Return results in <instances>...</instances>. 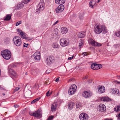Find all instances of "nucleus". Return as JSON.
I'll list each match as a JSON object with an SVG mask.
<instances>
[{
	"instance_id": "f257e3e1",
	"label": "nucleus",
	"mask_w": 120,
	"mask_h": 120,
	"mask_svg": "<svg viewBox=\"0 0 120 120\" xmlns=\"http://www.w3.org/2000/svg\"><path fill=\"white\" fill-rule=\"evenodd\" d=\"M94 32L96 34H99L101 32L104 34L107 32L106 27L103 25H98L96 27L95 26Z\"/></svg>"
},
{
	"instance_id": "f03ea898",
	"label": "nucleus",
	"mask_w": 120,
	"mask_h": 120,
	"mask_svg": "<svg viewBox=\"0 0 120 120\" xmlns=\"http://www.w3.org/2000/svg\"><path fill=\"white\" fill-rule=\"evenodd\" d=\"M1 54L3 58L6 60H8L11 57V52L8 49H5L2 51L1 52Z\"/></svg>"
},
{
	"instance_id": "7ed1b4c3",
	"label": "nucleus",
	"mask_w": 120,
	"mask_h": 120,
	"mask_svg": "<svg viewBox=\"0 0 120 120\" xmlns=\"http://www.w3.org/2000/svg\"><path fill=\"white\" fill-rule=\"evenodd\" d=\"M45 6L44 1L43 0L41 1L38 6L37 9L36 10V13H38L40 12V10H43L44 9Z\"/></svg>"
},
{
	"instance_id": "20e7f679",
	"label": "nucleus",
	"mask_w": 120,
	"mask_h": 120,
	"mask_svg": "<svg viewBox=\"0 0 120 120\" xmlns=\"http://www.w3.org/2000/svg\"><path fill=\"white\" fill-rule=\"evenodd\" d=\"M19 38L18 37L15 36V37L13 39V41L14 44L17 46H20L22 43L21 38Z\"/></svg>"
},
{
	"instance_id": "39448f33",
	"label": "nucleus",
	"mask_w": 120,
	"mask_h": 120,
	"mask_svg": "<svg viewBox=\"0 0 120 120\" xmlns=\"http://www.w3.org/2000/svg\"><path fill=\"white\" fill-rule=\"evenodd\" d=\"M69 43V40L64 38H63L60 40V44L62 46L64 47L67 46Z\"/></svg>"
},
{
	"instance_id": "423d86ee",
	"label": "nucleus",
	"mask_w": 120,
	"mask_h": 120,
	"mask_svg": "<svg viewBox=\"0 0 120 120\" xmlns=\"http://www.w3.org/2000/svg\"><path fill=\"white\" fill-rule=\"evenodd\" d=\"M77 87L75 84L72 85L70 87L68 90V93L69 94L72 95L75 93L76 91V90Z\"/></svg>"
},
{
	"instance_id": "0eeeda50",
	"label": "nucleus",
	"mask_w": 120,
	"mask_h": 120,
	"mask_svg": "<svg viewBox=\"0 0 120 120\" xmlns=\"http://www.w3.org/2000/svg\"><path fill=\"white\" fill-rule=\"evenodd\" d=\"M79 118L80 120H88V115L85 113H82L79 115Z\"/></svg>"
},
{
	"instance_id": "6e6552de",
	"label": "nucleus",
	"mask_w": 120,
	"mask_h": 120,
	"mask_svg": "<svg viewBox=\"0 0 120 120\" xmlns=\"http://www.w3.org/2000/svg\"><path fill=\"white\" fill-rule=\"evenodd\" d=\"M42 116V112L41 109H39L35 112L34 117L38 118H41Z\"/></svg>"
},
{
	"instance_id": "1a4fd4ad",
	"label": "nucleus",
	"mask_w": 120,
	"mask_h": 120,
	"mask_svg": "<svg viewBox=\"0 0 120 120\" xmlns=\"http://www.w3.org/2000/svg\"><path fill=\"white\" fill-rule=\"evenodd\" d=\"M89 41L90 44H91L92 45L94 46L99 47L102 45L101 44L96 42L92 39H90Z\"/></svg>"
},
{
	"instance_id": "9d476101",
	"label": "nucleus",
	"mask_w": 120,
	"mask_h": 120,
	"mask_svg": "<svg viewBox=\"0 0 120 120\" xmlns=\"http://www.w3.org/2000/svg\"><path fill=\"white\" fill-rule=\"evenodd\" d=\"M89 41L90 44H91L92 45L94 46L99 47L102 45L101 44L96 42L92 39H90Z\"/></svg>"
},
{
	"instance_id": "9b49d317",
	"label": "nucleus",
	"mask_w": 120,
	"mask_h": 120,
	"mask_svg": "<svg viewBox=\"0 0 120 120\" xmlns=\"http://www.w3.org/2000/svg\"><path fill=\"white\" fill-rule=\"evenodd\" d=\"M64 7L63 5H60L56 8L55 10L56 12L58 13L62 11L64 9Z\"/></svg>"
},
{
	"instance_id": "f8f14e48",
	"label": "nucleus",
	"mask_w": 120,
	"mask_h": 120,
	"mask_svg": "<svg viewBox=\"0 0 120 120\" xmlns=\"http://www.w3.org/2000/svg\"><path fill=\"white\" fill-rule=\"evenodd\" d=\"M98 110L102 112H104L106 110L105 106L104 104H101L98 107Z\"/></svg>"
},
{
	"instance_id": "ddd939ff",
	"label": "nucleus",
	"mask_w": 120,
	"mask_h": 120,
	"mask_svg": "<svg viewBox=\"0 0 120 120\" xmlns=\"http://www.w3.org/2000/svg\"><path fill=\"white\" fill-rule=\"evenodd\" d=\"M35 59L37 60H40L41 58V56L39 52L38 51L35 52L34 55Z\"/></svg>"
},
{
	"instance_id": "4468645a",
	"label": "nucleus",
	"mask_w": 120,
	"mask_h": 120,
	"mask_svg": "<svg viewBox=\"0 0 120 120\" xmlns=\"http://www.w3.org/2000/svg\"><path fill=\"white\" fill-rule=\"evenodd\" d=\"M82 95L85 98H88L91 96L92 93L90 91H85L83 93Z\"/></svg>"
},
{
	"instance_id": "2eb2a0df",
	"label": "nucleus",
	"mask_w": 120,
	"mask_h": 120,
	"mask_svg": "<svg viewBox=\"0 0 120 120\" xmlns=\"http://www.w3.org/2000/svg\"><path fill=\"white\" fill-rule=\"evenodd\" d=\"M97 88H98L99 92L100 93H103L105 91V89L103 86H99L97 87Z\"/></svg>"
},
{
	"instance_id": "dca6fc26",
	"label": "nucleus",
	"mask_w": 120,
	"mask_h": 120,
	"mask_svg": "<svg viewBox=\"0 0 120 120\" xmlns=\"http://www.w3.org/2000/svg\"><path fill=\"white\" fill-rule=\"evenodd\" d=\"M58 104L57 103H54L51 106V110L52 111H54L56 109Z\"/></svg>"
},
{
	"instance_id": "f3484780",
	"label": "nucleus",
	"mask_w": 120,
	"mask_h": 120,
	"mask_svg": "<svg viewBox=\"0 0 120 120\" xmlns=\"http://www.w3.org/2000/svg\"><path fill=\"white\" fill-rule=\"evenodd\" d=\"M101 101H111V99L109 98L106 97H101Z\"/></svg>"
},
{
	"instance_id": "a211bd4d",
	"label": "nucleus",
	"mask_w": 120,
	"mask_h": 120,
	"mask_svg": "<svg viewBox=\"0 0 120 120\" xmlns=\"http://www.w3.org/2000/svg\"><path fill=\"white\" fill-rule=\"evenodd\" d=\"M25 34V33L23 32H20V34L22 38L25 39L26 40H30L28 39V38H26V36Z\"/></svg>"
},
{
	"instance_id": "6ab92c4d",
	"label": "nucleus",
	"mask_w": 120,
	"mask_h": 120,
	"mask_svg": "<svg viewBox=\"0 0 120 120\" xmlns=\"http://www.w3.org/2000/svg\"><path fill=\"white\" fill-rule=\"evenodd\" d=\"M85 36V33L83 31H82L78 34V37L80 38H83Z\"/></svg>"
},
{
	"instance_id": "aec40b11",
	"label": "nucleus",
	"mask_w": 120,
	"mask_h": 120,
	"mask_svg": "<svg viewBox=\"0 0 120 120\" xmlns=\"http://www.w3.org/2000/svg\"><path fill=\"white\" fill-rule=\"evenodd\" d=\"M111 91L112 92L113 94H118L119 92L118 90L116 89L112 88L110 89Z\"/></svg>"
},
{
	"instance_id": "412c9836",
	"label": "nucleus",
	"mask_w": 120,
	"mask_h": 120,
	"mask_svg": "<svg viewBox=\"0 0 120 120\" xmlns=\"http://www.w3.org/2000/svg\"><path fill=\"white\" fill-rule=\"evenodd\" d=\"M61 32L63 34H65L68 32V29L66 27H62L61 29Z\"/></svg>"
},
{
	"instance_id": "4be33fe9",
	"label": "nucleus",
	"mask_w": 120,
	"mask_h": 120,
	"mask_svg": "<svg viewBox=\"0 0 120 120\" xmlns=\"http://www.w3.org/2000/svg\"><path fill=\"white\" fill-rule=\"evenodd\" d=\"M91 68L94 70H98L97 64H93L91 66Z\"/></svg>"
},
{
	"instance_id": "5701e85b",
	"label": "nucleus",
	"mask_w": 120,
	"mask_h": 120,
	"mask_svg": "<svg viewBox=\"0 0 120 120\" xmlns=\"http://www.w3.org/2000/svg\"><path fill=\"white\" fill-rule=\"evenodd\" d=\"M74 103L73 102H70L69 103L68 105V108L70 110H71L74 106Z\"/></svg>"
},
{
	"instance_id": "b1692460",
	"label": "nucleus",
	"mask_w": 120,
	"mask_h": 120,
	"mask_svg": "<svg viewBox=\"0 0 120 120\" xmlns=\"http://www.w3.org/2000/svg\"><path fill=\"white\" fill-rule=\"evenodd\" d=\"M84 13L82 11L80 12L79 14V18L80 19H83Z\"/></svg>"
},
{
	"instance_id": "393cba45",
	"label": "nucleus",
	"mask_w": 120,
	"mask_h": 120,
	"mask_svg": "<svg viewBox=\"0 0 120 120\" xmlns=\"http://www.w3.org/2000/svg\"><path fill=\"white\" fill-rule=\"evenodd\" d=\"M78 42L79 44V47L80 48H81V46H83V45L84 44V40L82 39H81Z\"/></svg>"
},
{
	"instance_id": "a878e982",
	"label": "nucleus",
	"mask_w": 120,
	"mask_h": 120,
	"mask_svg": "<svg viewBox=\"0 0 120 120\" xmlns=\"http://www.w3.org/2000/svg\"><path fill=\"white\" fill-rule=\"evenodd\" d=\"M93 3H94V4L95 5V4L96 3V2H94L93 0H91L90 2L89 3V5L90 7H91L92 8H93Z\"/></svg>"
},
{
	"instance_id": "bb28decb",
	"label": "nucleus",
	"mask_w": 120,
	"mask_h": 120,
	"mask_svg": "<svg viewBox=\"0 0 120 120\" xmlns=\"http://www.w3.org/2000/svg\"><path fill=\"white\" fill-rule=\"evenodd\" d=\"M11 16L10 15H7L6 17L4 19V21H8L9 20L11 19Z\"/></svg>"
},
{
	"instance_id": "cd10ccee",
	"label": "nucleus",
	"mask_w": 120,
	"mask_h": 120,
	"mask_svg": "<svg viewBox=\"0 0 120 120\" xmlns=\"http://www.w3.org/2000/svg\"><path fill=\"white\" fill-rule=\"evenodd\" d=\"M52 46L54 48H58L60 46L57 43H53Z\"/></svg>"
},
{
	"instance_id": "c85d7f7f",
	"label": "nucleus",
	"mask_w": 120,
	"mask_h": 120,
	"mask_svg": "<svg viewBox=\"0 0 120 120\" xmlns=\"http://www.w3.org/2000/svg\"><path fill=\"white\" fill-rule=\"evenodd\" d=\"M114 110L116 112H119L120 111V105L117 106L114 108Z\"/></svg>"
},
{
	"instance_id": "c756f323",
	"label": "nucleus",
	"mask_w": 120,
	"mask_h": 120,
	"mask_svg": "<svg viewBox=\"0 0 120 120\" xmlns=\"http://www.w3.org/2000/svg\"><path fill=\"white\" fill-rule=\"evenodd\" d=\"M115 34L116 37L120 38V30L116 32Z\"/></svg>"
},
{
	"instance_id": "7c9ffc66",
	"label": "nucleus",
	"mask_w": 120,
	"mask_h": 120,
	"mask_svg": "<svg viewBox=\"0 0 120 120\" xmlns=\"http://www.w3.org/2000/svg\"><path fill=\"white\" fill-rule=\"evenodd\" d=\"M24 5L23 4L20 3V4H18L17 5V7L19 9H21L23 7Z\"/></svg>"
},
{
	"instance_id": "2f4dec72",
	"label": "nucleus",
	"mask_w": 120,
	"mask_h": 120,
	"mask_svg": "<svg viewBox=\"0 0 120 120\" xmlns=\"http://www.w3.org/2000/svg\"><path fill=\"white\" fill-rule=\"evenodd\" d=\"M40 98H38L32 101L31 102V104H33L36 102L37 101H38L40 99Z\"/></svg>"
},
{
	"instance_id": "473e14b6",
	"label": "nucleus",
	"mask_w": 120,
	"mask_h": 120,
	"mask_svg": "<svg viewBox=\"0 0 120 120\" xmlns=\"http://www.w3.org/2000/svg\"><path fill=\"white\" fill-rule=\"evenodd\" d=\"M49 61L50 62H52L54 60V58L52 56H49Z\"/></svg>"
},
{
	"instance_id": "72a5a7b5",
	"label": "nucleus",
	"mask_w": 120,
	"mask_h": 120,
	"mask_svg": "<svg viewBox=\"0 0 120 120\" xmlns=\"http://www.w3.org/2000/svg\"><path fill=\"white\" fill-rule=\"evenodd\" d=\"M77 108H80L81 106V105L80 103H77L76 104Z\"/></svg>"
},
{
	"instance_id": "f704fd0d",
	"label": "nucleus",
	"mask_w": 120,
	"mask_h": 120,
	"mask_svg": "<svg viewBox=\"0 0 120 120\" xmlns=\"http://www.w3.org/2000/svg\"><path fill=\"white\" fill-rule=\"evenodd\" d=\"M65 2V0H60L59 3V4L60 5H63Z\"/></svg>"
},
{
	"instance_id": "c9c22d12",
	"label": "nucleus",
	"mask_w": 120,
	"mask_h": 120,
	"mask_svg": "<svg viewBox=\"0 0 120 120\" xmlns=\"http://www.w3.org/2000/svg\"><path fill=\"white\" fill-rule=\"evenodd\" d=\"M16 65L15 64H12L9 66V68H15L16 67Z\"/></svg>"
},
{
	"instance_id": "e433bc0d",
	"label": "nucleus",
	"mask_w": 120,
	"mask_h": 120,
	"mask_svg": "<svg viewBox=\"0 0 120 120\" xmlns=\"http://www.w3.org/2000/svg\"><path fill=\"white\" fill-rule=\"evenodd\" d=\"M54 117L53 116H50L47 119V120H52Z\"/></svg>"
},
{
	"instance_id": "4c0bfd02",
	"label": "nucleus",
	"mask_w": 120,
	"mask_h": 120,
	"mask_svg": "<svg viewBox=\"0 0 120 120\" xmlns=\"http://www.w3.org/2000/svg\"><path fill=\"white\" fill-rule=\"evenodd\" d=\"M13 71V70H12L11 68H9V66L8 67V72L10 73V74H11V72H12Z\"/></svg>"
},
{
	"instance_id": "58836bf2",
	"label": "nucleus",
	"mask_w": 120,
	"mask_h": 120,
	"mask_svg": "<svg viewBox=\"0 0 120 120\" xmlns=\"http://www.w3.org/2000/svg\"><path fill=\"white\" fill-rule=\"evenodd\" d=\"M97 65L98 69H100L102 67V66L101 64H97Z\"/></svg>"
},
{
	"instance_id": "ea45409f",
	"label": "nucleus",
	"mask_w": 120,
	"mask_h": 120,
	"mask_svg": "<svg viewBox=\"0 0 120 120\" xmlns=\"http://www.w3.org/2000/svg\"><path fill=\"white\" fill-rule=\"evenodd\" d=\"M45 62L48 64H50L49 61V57L46 59Z\"/></svg>"
},
{
	"instance_id": "a19ab883",
	"label": "nucleus",
	"mask_w": 120,
	"mask_h": 120,
	"mask_svg": "<svg viewBox=\"0 0 120 120\" xmlns=\"http://www.w3.org/2000/svg\"><path fill=\"white\" fill-rule=\"evenodd\" d=\"M22 23V22L21 21H20L16 23L15 24V25L16 26H17L21 24Z\"/></svg>"
},
{
	"instance_id": "79ce46f5",
	"label": "nucleus",
	"mask_w": 120,
	"mask_h": 120,
	"mask_svg": "<svg viewBox=\"0 0 120 120\" xmlns=\"http://www.w3.org/2000/svg\"><path fill=\"white\" fill-rule=\"evenodd\" d=\"M30 0H23V3L24 4H26L29 2Z\"/></svg>"
},
{
	"instance_id": "37998d69",
	"label": "nucleus",
	"mask_w": 120,
	"mask_h": 120,
	"mask_svg": "<svg viewBox=\"0 0 120 120\" xmlns=\"http://www.w3.org/2000/svg\"><path fill=\"white\" fill-rule=\"evenodd\" d=\"M11 75H12L14 76H15L16 75V74L15 72L13 71H12V72L11 74Z\"/></svg>"
},
{
	"instance_id": "c03bdc74",
	"label": "nucleus",
	"mask_w": 120,
	"mask_h": 120,
	"mask_svg": "<svg viewBox=\"0 0 120 120\" xmlns=\"http://www.w3.org/2000/svg\"><path fill=\"white\" fill-rule=\"evenodd\" d=\"M116 117L118 120H120V113L116 115Z\"/></svg>"
},
{
	"instance_id": "a18cd8bd",
	"label": "nucleus",
	"mask_w": 120,
	"mask_h": 120,
	"mask_svg": "<svg viewBox=\"0 0 120 120\" xmlns=\"http://www.w3.org/2000/svg\"><path fill=\"white\" fill-rule=\"evenodd\" d=\"M29 114L31 116H34L35 112H30L29 113Z\"/></svg>"
},
{
	"instance_id": "49530a36",
	"label": "nucleus",
	"mask_w": 120,
	"mask_h": 120,
	"mask_svg": "<svg viewBox=\"0 0 120 120\" xmlns=\"http://www.w3.org/2000/svg\"><path fill=\"white\" fill-rule=\"evenodd\" d=\"M74 55H73L72 56H71V57H69L68 59V60H71L72 59H73V57H74Z\"/></svg>"
},
{
	"instance_id": "de8ad7c7",
	"label": "nucleus",
	"mask_w": 120,
	"mask_h": 120,
	"mask_svg": "<svg viewBox=\"0 0 120 120\" xmlns=\"http://www.w3.org/2000/svg\"><path fill=\"white\" fill-rule=\"evenodd\" d=\"M82 54L84 56H86L88 55V54L86 52H82Z\"/></svg>"
},
{
	"instance_id": "09e8293b",
	"label": "nucleus",
	"mask_w": 120,
	"mask_h": 120,
	"mask_svg": "<svg viewBox=\"0 0 120 120\" xmlns=\"http://www.w3.org/2000/svg\"><path fill=\"white\" fill-rule=\"evenodd\" d=\"M51 95V94H49V91H48L46 94V96H49Z\"/></svg>"
},
{
	"instance_id": "8fccbe9b",
	"label": "nucleus",
	"mask_w": 120,
	"mask_h": 120,
	"mask_svg": "<svg viewBox=\"0 0 120 120\" xmlns=\"http://www.w3.org/2000/svg\"><path fill=\"white\" fill-rule=\"evenodd\" d=\"M50 71L49 70H47L46 71H45V74H48L49 73H50Z\"/></svg>"
},
{
	"instance_id": "3c124183",
	"label": "nucleus",
	"mask_w": 120,
	"mask_h": 120,
	"mask_svg": "<svg viewBox=\"0 0 120 120\" xmlns=\"http://www.w3.org/2000/svg\"><path fill=\"white\" fill-rule=\"evenodd\" d=\"M20 89L19 87H16L15 89L14 90L15 91H16Z\"/></svg>"
},
{
	"instance_id": "603ef678",
	"label": "nucleus",
	"mask_w": 120,
	"mask_h": 120,
	"mask_svg": "<svg viewBox=\"0 0 120 120\" xmlns=\"http://www.w3.org/2000/svg\"><path fill=\"white\" fill-rule=\"evenodd\" d=\"M10 41V40L9 39H5V41L7 43L8 42H9Z\"/></svg>"
},
{
	"instance_id": "864d4df0",
	"label": "nucleus",
	"mask_w": 120,
	"mask_h": 120,
	"mask_svg": "<svg viewBox=\"0 0 120 120\" xmlns=\"http://www.w3.org/2000/svg\"><path fill=\"white\" fill-rule=\"evenodd\" d=\"M60 0H55V2L57 4H59V2Z\"/></svg>"
},
{
	"instance_id": "5fc2aeb1",
	"label": "nucleus",
	"mask_w": 120,
	"mask_h": 120,
	"mask_svg": "<svg viewBox=\"0 0 120 120\" xmlns=\"http://www.w3.org/2000/svg\"><path fill=\"white\" fill-rule=\"evenodd\" d=\"M0 89L4 90H6V89L5 88H3V87H1V86H0Z\"/></svg>"
},
{
	"instance_id": "6e6d98bb",
	"label": "nucleus",
	"mask_w": 120,
	"mask_h": 120,
	"mask_svg": "<svg viewBox=\"0 0 120 120\" xmlns=\"http://www.w3.org/2000/svg\"><path fill=\"white\" fill-rule=\"evenodd\" d=\"M28 45V44H26L24 45H23V47H27V46Z\"/></svg>"
},
{
	"instance_id": "4d7b16f0",
	"label": "nucleus",
	"mask_w": 120,
	"mask_h": 120,
	"mask_svg": "<svg viewBox=\"0 0 120 120\" xmlns=\"http://www.w3.org/2000/svg\"><path fill=\"white\" fill-rule=\"evenodd\" d=\"M17 31L19 33L21 32H22V31L20 30L19 29H17Z\"/></svg>"
},
{
	"instance_id": "13d9d810",
	"label": "nucleus",
	"mask_w": 120,
	"mask_h": 120,
	"mask_svg": "<svg viewBox=\"0 0 120 120\" xmlns=\"http://www.w3.org/2000/svg\"><path fill=\"white\" fill-rule=\"evenodd\" d=\"M104 120H112L111 118H106L104 119Z\"/></svg>"
},
{
	"instance_id": "bf43d9fd",
	"label": "nucleus",
	"mask_w": 120,
	"mask_h": 120,
	"mask_svg": "<svg viewBox=\"0 0 120 120\" xmlns=\"http://www.w3.org/2000/svg\"><path fill=\"white\" fill-rule=\"evenodd\" d=\"M59 78H57L55 80V81L56 82H57L59 80Z\"/></svg>"
},
{
	"instance_id": "052dcab7",
	"label": "nucleus",
	"mask_w": 120,
	"mask_h": 120,
	"mask_svg": "<svg viewBox=\"0 0 120 120\" xmlns=\"http://www.w3.org/2000/svg\"><path fill=\"white\" fill-rule=\"evenodd\" d=\"M88 77V76L86 75V76H85V78H84L83 79H87Z\"/></svg>"
},
{
	"instance_id": "680f3d73",
	"label": "nucleus",
	"mask_w": 120,
	"mask_h": 120,
	"mask_svg": "<svg viewBox=\"0 0 120 120\" xmlns=\"http://www.w3.org/2000/svg\"><path fill=\"white\" fill-rule=\"evenodd\" d=\"M115 82H117V83L119 84H120V82L117 81L116 80L114 81Z\"/></svg>"
},
{
	"instance_id": "e2e57ef3",
	"label": "nucleus",
	"mask_w": 120,
	"mask_h": 120,
	"mask_svg": "<svg viewBox=\"0 0 120 120\" xmlns=\"http://www.w3.org/2000/svg\"><path fill=\"white\" fill-rule=\"evenodd\" d=\"M58 21H56V22H54V23L53 25H55L57 23H58Z\"/></svg>"
},
{
	"instance_id": "0e129e2a",
	"label": "nucleus",
	"mask_w": 120,
	"mask_h": 120,
	"mask_svg": "<svg viewBox=\"0 0 120 120\" xmlns=\"http://www.w3.org/2000/svg\"><path fill=\"white\" fill-rule=\"evenodd\" d=\"M14 106L15 108H17L18 107V105H14Z\"/></svg>"
},
{
	"instance_id": "69168bd1",
	"label": "nucleus",
	"mask_w": 120,
	"mask_h": 120,
	"mask_svg": "<svg viewBox=\"0 0 120 120\" xmlns=\"http://www.w3.org/2000/svg\"><path fill=\"white\" fill-rule=\"evenodd\" d=\"M117 78L118 79L120 80V76H118Z\"/></svg>"
},
{
	"instance_id": "338daca9",
	"label": "nucleus",
	"mask_w": 120,
	"mask_h": 120,
	"mask_svg": "<svg viewBox=\"0 0 120 120\" xmlns=\"http://www.w3.org/2000/svg\"><path fill=\"white\" fill-rule=\"evenodd\" d=\"M72 80H73L72 79H70L69 80V81H70V82L71 81H72Z\"/></svg>"
},
{
	"instance_id": "774afa93",
	"label": "nucleus",
	"mask_w": 120,
	"mask_h": 120,
	"mask_svg": "<svg viewBox=\"0 0 120 120\" xmlns=\"http://www.w3.org/2000/svg\"><path fill=\"white\" fill-rule=\"evenodd\" d=\"M88 82L89 83H91L92 82V81L91 80V81H88Z\"/></svg>"
}]
</instances>
